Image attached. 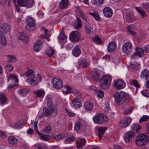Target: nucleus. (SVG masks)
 <instances>
[{"instance_id":"nucleus-37","label":"nucleus","mask_w":149,"mask_h":149,"mask_svg":"<svg viewBox=\"0 0 149 149\" xmlns=\"http://www.w3.org/2000/svg\"><path fill=\"white\" fill-rule=\"evenodd\" d=\"M86 142L85 140L83 139H81L80 141L78 143H77V147L78 148H81L85 145Z\"/></svg>"},{"instance_id":"nucleus-51","label":"nucleus","mask_w":149,"mask_h":149,"mask_svg":"<svg viewBox=\"0 0 149 149\" xmlns=\"http://www.w3.org/2000/svg\"><path fill=\"white\" fill-rule=\"evenodd\" d=\"M136 9L139 13L140 14L142 18H144L146 16V13L143 10L139 9V8L138 7H136Z\"/></svg>"},{"instance_id":"nucleus-31","label":"nucleus","mask_w":149,"mask_h":149,"mask_svg":"<svg viewBox=\"0 0 149 149\" xmlns=\"http://www.w3.org/2000/svg\"><path fill=\"white\" fill-rule=\"evenodd\" d=\"M10 126L11 127L14 128L19 129L22 127L23 125L21 122L19 121L16 123L11 124Z\"/></svg>"},{"instance_id":"nucleus-27","label":"nucleus","mask_w":149,"mask_h":149,"mask_svg":"<svg viewBox=\"0 0 149 149\" xmlns=\"http://www.w3.org/2000/svg\"><path fill=\"white\" fill-rule=\"evenodd\" d=\"M29 89L24 88L19 89V94L20 95L24 96L26 95L29 92Z\"/></svg>"},{"instance_id":"nucleus-7","label":"nucleus","mask_w":149,"mask_h":149,"mask_svg":"<svg viewBox=\"0 0 149 149\" xmlns=\"http://www.w3.org/2000/svg\"><path fill=\"white\" fill-rule=\"evenodd\" d=\"M38 122L35 121L34 123V128L37 134L40 137V139L45 141H47L51 139L50 136L49 135H45L39 132L37 128Z\"/></svg>"},{"instance_id":"nucleus-54","label":"nucleus","mask_w":149,"mask_h":149,"mask_svg":"<svg viewBox=\"0 0 149 149\" xmlns=\"http://www.w3.org/2000/svg\"><path fill=\"white\" fill-rule=\"evenodd\" d=\"M67 38V36L64 34L63 31L60 33L58 36V38L61 40H64L66 39Z\"/></svg>"},{"instance_id":"nucleus-19","label":"nucleus","mask_w":149,"mask_h":149,"mask_svg":"<svg viewBox=\"0 0 149 149\" xmlns=\"http://www.w3.org/2000/svg\"><path fill=\"white\" fill-rule=\"evenodd\" d=\"M116 47V43L114 41L111 42L107 47V50L109 52H111L114 51Z\"/></svg>"},{"instance_id":"nucleus-49","label":"nucleus","mask_w":149,"mask_h":149,"mask_svg":"<svg viewBox=\"0 0 149 149\" xmlns=\"http://www.w3.org/2000/svg\"><path fill=\"white\" fill-rule=\"evenodd\" d=\"M93 41L96 44H101L102 43V41L97 36H95L93 38Z\"/></svg>"},{"instance_id":"nucleus-5","label":"nucleus","mask_w":149,"mask_h":149,"mask_svg":"<svg viewBox=\"0 0 149 149\" xmlns=\"http://www.w3.org/2000/svg\"><path fill=\"white\" fill-rule=\"evenodd\" d=\"M111 79L108 75H106L102 77L100 81L101 87L103 89L108 88L111 84Z\"/></svg>"},{"instance_id":"nucleus-36","label":"nucleus","mask_w":149,"mask_h":149,"mask_svg":"<svg viewBox=\"0 0 149 149\" xmlns=\"http://www.w3.org/2000/svg\"><path fill=\"white\" fill-rule=\"evenodd\" d=\"M18 38L21 40L26 41L28 38V36L26 33H22L19 34Z\"/></svg>"},{"instance_id":"nucleus-32","label":"nucleus","mask_w":149,"mask_h":149,"mask_svg":"<svg viewBox=\"0 0 149 149\" xmlns=\"http://www.w3.org/2000/svg\"><path fill=\"white\" fill-rule=\"evenodd\" d=\"M35 23H31L29 24V23H27L25 26L26 29L30 31H33L35 29Z\"/></svg>"},{"instance_id":"nucleus-21","label":"nucleus","mask_w":149,"mask_h":149,"mask_svg":"<svg viewBox=\"0 0 149 149\" xmlns=\"http://www.w3.org/2000/svg\"><path fill=\"white\" fill-rule=\"evenodd\" d=\"M93 103L90 101L85 102L84 105V109L87 111H90L93 109Z\"/></svg>"},{"instance_id":"nucleus-50","label":"nucleus","mask_w":149,"mask_h":149,"mask_svg":"<svg viewBox=\"0 0 149 149\" xmlns=\"http://www.w3.org/2000/svg\"><path fill=\"white\" fill-rule=\"evenodd\" d=\"M132 128L134 131L137 132L138 130L140 129L141 128V126L137 124H133L132 126Z\"/></svg>"},{"instance_id":"nucleus-47","label":"nucleus","mask_w":149,"mask_h":149,"mask_svg":"<svg viewBox=\"0 0 149 149\" xmlns=\"http://www.w3.org/2000/svg\"><path fill=\"white\" fill-rule=\"evenodd\" d=\"M37 149H47L45 145L43 143H38L36 145Z\"/></svg>"},{"instance_id":"nucleus-9","label":"nucleus","mask_w":149,"mask_h":149,"mask_svg":"<svg viewBox=\"0 0 149 149\" xmlns=\"http://www.w3.org/2000/svg\"><path fill=\"white\" fill-rule=\"evenodd\" d=\"M80 34L78 31H73L70 34L69 38L72 41L76 42L80 39Z\"/></svg>"},{"instance_id":"nucleus-46","label":"nucleus","mask_w":149,"mask_h":149,"mask_svg":"<svg viewBox=\"0 0 149 149\" xmlns=\"http://www.w3.org/2000/svg\"><path fill=\"white\" fill-rule=\"evenodd\" d=\"M43 113L44 115L47 116H49L51 115V112L48 108L44 107L43 109Z\"/></svg>"},{"instance_id":"nucleus-13","label":"nucleus","mask_w":149,"mask_h":149,"mask_svg":"<svg viewBox=\"0 0 149 149\" xmlns=\"http://www.w3.org/2000/svg\"><path fill=\"white\" fill-rule=\"evenodd\" d=\"M10 26L7 24H3L0 26V34H5L9 30Z\"/></svg>"},{"instance_id":"nucleus-4","label":"nucleus","mask_w":149,"mask_h":149,"mask_svg":"<svg viewBox=\"0 0 149 149\" xmlns=\"http://www.w3.org/2000/svg\"><path fill=\"white\" fill-rule=\"evenodd\" d=\"M93 119L95 124L101 125L107 121V118L103 114L99 113L94 116Z\"/></svg>"},{"instance_id":"nucleus-17","label":"nucleus","mask_w":149,"mask_h":149,"mask_svg":"<svg viewBox=\"0 0 149 149\" xmlns=\"http://www.w3.org/2000/svg\"><path fill=\"white\" fill-rule=\"evenodd\" d=\"M81 53L80 47L78 45H76L72 50V55L76 57L79 56Z\"/></svg>"},{"instance_id":"nucleus-62","label":"nucleus","mask_w":149,"mask_h":149,"mask_svg":"<svg viewBox=\"0 0 149 149\" xmlns=\"http://www.w3.org/2000/svg\"><path fill=\"white\" fill-rule=\"evenodd\" d=\"M34 73L33 70L31 69H29L28 70L25 72V74L27 77L30 76L31 75H32Z\"/></svg>"},{"instance_id":"nucleus-48","label":"nucleus","mask_w":149,"mask_h":149,"mask_svg":"<svg viewBox=\"0 0 149 149\" xmlns=\"http://www.w3.org/2000/svg\"><path fill=\"white\" fill-rule=\"evenodd\" d=\"M45 102H47V107H49L53 105L52 101L50 97L48 96H47L45 99Z\"/></svg>"},{"instance_id":"nucleus-58","label":"nucleus","mask_w":149,"mask_h":149,"mask_svg":"<svg viewBox=\"0 0 149 149\" xmlns=\"http://www.w3.org/2000/svg\"><path fill=\"white\" fill-rule=\"evenodd\" d=\"M5 67V70L7 71H11L13 69V67L10 64H8L6 65Z\"/></svg>"},{"instance_id":"nucleus-16","label":"nucleus","mask_w":149,"mask_h":149,"mask_svg":"<svg viewBox=\"0 0 149 149\" xmlns=\"http://www.w3.org/2000/svg\"><path fill=\"white\" fill-rule=\"evenodd\" d=\"M125 20L128 23H131L135 21V19L132 13L128 12L126 14Z\"/></svg>"},{"instance_id":"nucleus-53","label":"nucleus","mask_w":149,"mask_h":149,"mask_svg":"<svg viewBox=\"0 0 149 149\" xmlns=\"http://www.w3.org/2000/svg\"><path fill=\"white\" fill-rule=\"evenodd\" d=\"M77 19V25L75 29H79L80 28L81 26L82 23L81 19L78 17H76Z\"/></svg>"},{"instance_id":"nucleus-42","label":"nucleus","mask_w":149,"mask_h":149,"mask_svg":"<svg viewBox=\"0 0 149 149\" xmlns=\"http://www.w3.org/2000/svg\"><path fill=\"white\" fill-rule=\"evenodd\" d=\"M55 50L52 48H49L46 52V55L48 56H51L54 55L55 53Z\"/></svg>"},{"instance_id":"nucleus-60","label":"nucleus","mask_w":149,"mask_h":149,"mask_svg":"<svg viewBox=\"0 0 149 149\" xmlns=\"http://www.w3.org/2000/svg\"><path fill=\"white\" fill-rule=\"evenodd\" d=\"M49 109V110L51 112V113L52 112H54L55 115H56L57 113V109L55 108H54L53 105H51L48 107Z\"/></svg>"},{"instance_id":"nucleus-14","label":"nucleus","mask_w":149,"mask_h":149,"mask_svg":"<svg viewBox=\"0 0 149 149\" xmlns=\"http://www.w3.org/2000/svg\"><path fill=\"white\" fill-rule=\"evenodd\" d=\"M103 13L105 17L110 18L112 15L113 11L111 8L108 7H106L104 8Z\"/></svg>"},{"instance_id":"nucleus-63","label":"nucleus","mask_w":149,"mask_h":149,"mask_svg":"<svg viewBox=\"0 0 149 149\" xmlns=\"http://www.w3.org/2000/svg\"><path fill=\"white\" fill-rule=\"evenodd\" d=\"M142 5L144 9L149 11V3H143L142 4Z\"/></svg>"},{"instance_id":"nucleus-64","label":"nucleus","mask_w":149,"mask_h":149,"mask_svg":"<svg viewBox=\"0 0 149 149\" xmlns=\"http://www.w3.org/2000/svg\"><path fill=\"white\" fill-rule=\"evenodd\" d=\"M128 31L130 33V34L131 35H134L135 34L134 32L133 31V28L131 25L128 26L127 28Z\"/></svg>"},{"instance_id":"nucleus-29","label":"nucleus","mask_w":149,"mask_h":149,"mask_svg":"<svg viewBox=\"0 0 149 149\" xmlns=\"http://www.w3.org/2000/svg\"><path fill=\"white\" fill-rule=\"evenodd\" d=\"M135 52L136 55L140 57L143 56L144 54L143 49L141 47H136Z\"/></svg>"},{"instance_id":"nucleus-61","label":"nucleus","mask_w":149,"mask_h":149,"mask_svg":"<svg viewBox=\"0 0 149 149\" xmlns=\"http://www.w3.org/2000/svg\"><path fill=\"white\" fill-rule=\"evenodd\" d=\"M65 110L68 115L70 117H74L75 115V113L71 112L66 108H65Z\"/></svg>"},{"instance_id":"nucleus-10","label":"nucleus","mask_w":149,"mask_h":149,"mask_svg":"<svg viewBox=\"0 0 149 149\" xmlns=\"http://www.w3.org/2000/svg\"><path fill=\"white\" fill-rule=\"evenodd\" d=\"M135 136V133L134 132L131 131H127L125 134L124 139L125 141L127 142L131 141Z\"/></svg>"},{"instance_id":"nucleus-59","label":"nucleus","mask_w":149,"mask_h":149,"mask_svg":"<svg viewBox=\"0 0 149 149\" xmlns=\"http://www.w3.org/2000/svg\"><path fill=\"white\" fill-rule=\"evenodd\" d=\"M81 125V123L80 122H79L77 123L74 127V130L78 132L79 130Z\"/></svg>"},{"instance_id":"nucleus-28","label":"nucleus","mask_w":149,"mask_h":149,"mask_svg":"<svg viewBox=\"0 0 149 149\" xmlns=\"http://www.w3.org/2000/svg\"><path fill=\"white\" fill-rule=\"evenodd\" d=\"M100 75L98 72H93L91 73V77L92 79L97 81L100 79Z\"/></svg>"},{"instance_id":"nucleus-33","label":"nucleus","mask_w":149,"mask_h":149,"mask_svg":"<svg viewBox=\"0 0 149 149\" xmlns=\"http://www.w3.org/2000/svg\"><path fill=\"white\" fill-rule=\"evenodd\" d=\"M80 65L83 68L88 67L89 65V61L84 59H82L79 62Z\"/></svg>"},{"instance_id":"nucleus-35","label":"nucleus","mask_w":149,"mask_h":149,"mask_svg":"<svg viewBox=\"0 0 149 149\" xmlns=\"http://www.w3.org/2000/svg\"><path fill=\"white\" fill-rule=\"evenodd\" d=\"M106 128L105 127H100L98 129L99 134L98 136L100 139L103 136V134L106 130Z\"/></svg>"},{"instance_id":"nucleus-34","label":"nucleus","mask_w":149,"mask_h":149,"mask_svg":"<svg viewBox=\"0 0 149 149\" xmlns=\"http://www.w3.org/2000/svg\"><path fill=\"white\" fill-rule=\"evenodd\" d=\"M63 92L65 94H69L72 92V88L68 86L64 87L62 89Z\"/></svg>"},{"instance_id":"nucleus-24","label":"nucleus","mask_w":149,"mask_h":149,"mask_svg":"<svg viewBox=\"0 0 149 149\" xmlns=\"http://www.w3.org/2000/svg\"><path fill=\"white\" fill-rule=\"evenodd\" d=\"M42 44V42L40 40H38L35 42L34 46V50L36 52H38L41 49Z\"/></svg>"},{"instance_id":"nucleus-6","label":"nucleus","mask_w":149,"mask_h":149,"mask_svg":"<svg viewBox=\"0 0 149 149\" xmlns=\"http://www.w3.org/2000/svg\"><path fill=\"white\" fill-rule=\"evenodd\" d=\"M17 3L20 7H25L28 8L32 6L34 1L33 0H17Z\"/></svg>"},{"instance_id":"nucleus-38","label":"nucleus","mask_w":149,"mask_h":149,"mask_svg":"<svg viewBox=\"0 0 149 149\" xmlns=\"http://www.w3.org/2000/svg\"><path fill=\"white\" fill-rule=\"evenodd\" d=\"M6 56L7 58V61L8 62L14 63L16 61V58L13 55H8Z\"/></svg>"},{"instance_id":"nucleus-8","label":"nucleus","mask_w":149,"mask_h":149,"mask_svg":"<svg viewBox=\"0 0 149 149\" xmlns=\"http://www.w3.org/2000/svg\"><path fill=\"white\" fill-rule=\"evenodd\" d=\"M53 86L57 89H60L63 86V83L61 79L56 77L53 78L52 80Z\"/></svg>"},{"instance_id":"nucleus-44","label":"nucleus","mask_w":149,"mask_h":149,"mask_svg":"<svg viewBox=\"0 0 149 149\" xmlns=\"http://www.w3.org/2000/svg\"><path fill=\"white\" fill-rule=\"evenodd\" d=\"M104 2V0H93V3L97 6H99L102 5Z\"/></svg>"},{"instance_id":"nucleus-40","label":"nucleus","mask_w":149,"mask_h":149,"mask_svg":"<svg viewBox=\"0 0 149 149\" xmlns=\"http://www.w3.org/2000/svg\"><path fill=\"white\" fill-rule=\"evenodd\" d=\"M7 101V99L5 95L0 92V102L1 103H4Z\"/></svg>"},{"instance_id":"nucleus-26","label":"nucleus","mask_w":149,"mask_h":149,"mask_svg":"<svg viewBox=\"0 0 149 149\" xmlns=\"http://www.w3.org/2000/svg\"><path fill=\"white\" fill-rule=\"evenodd\" d=\"M8 140L9 143L11 145L16 144L17 143V139L13 136H9Z\"/></svg>"},{"instance_id":"nucleus-2","label":"nucleus","mask_w":149,"mask_h":149,"mask_svg":"<svg viewBox=\"0 0 149 149\" xmlns=\"http://www.w3.org/2000/svg\"><path fill=\"white\" fill-rule=\"evenodd\" d=\"M148 141V136L144 134H141L136 137L135 143L137 146H141L147 144Z\"/></svg>"},{"instance_id":"nucleus-52","label":"nucleus","mask_w":149,"mask_h":149,"mask_svg":"<svg viewBox=\"0 0 149 149\" xmlns=\"http://www.w3.org/2000/svg\"><path fill=\"white\" fill-rule=\"evenodd\" d=\"M130 83L131 85L135 86L136 88H138L140 86L137 81L136 80H131L130 81Z\"/></svg>"},{"instance_id":"nucleus-45","label":"nucleus","mask_w":149,"mask_h":149,"mask_svg":"<svg viewBox=\"0 0 149 149\" xmlns=\"http://www.w3.org/2000/svg\"><path fill=\"white\" fill-rule=\"evenodd\" d=\"M149 119V116L148 115L143 116L139 119V122L140 123L148 121Z\"/></svg>"},{"instance_id":"nucleus-55","label":"nucleus","mask_w":149,"mask_h":149,"mask_svg":"<svg viewBox=\"0 0 149 149\" xmlns=\"http://www.w3.org/2000/svg\"><path fill=\"white\" fill-rule=\"evenodd\" d=\"M64 135L63 134H60L56 135L54 137V139L57 141H59L63 139Z\"/></svg>"},{"instance_id":"nucleus-43","label":"nucleus","mask_w":149,"mask_h":149,"mask_svg":"<svg viewBox=\"0 0 149 149\" xmlns=\"http://www.w3.org/2000/svg\"><path fill=\"white\" fill-rule=\"evenodd\" d=\"M48 30L45 29H44V32H45V35H41L40 36V37L42 39L45 38L47 40H48V41H49V35L48 34H47V32Z\"/></svg>"},{"instance_id":"nucleus-25","label":"nucleus","mask_w":149,"mask_h":149,"mask_svg":"<svg viewBox=\"0 0 149 149\" xmlns=\"http://www.w3.org/2000/svg\"><path fill=\"white\" fill-rule=\"evenodd\" d=\"M149 76V71L147 69H144L142 71L140 77L143 78H145L146 80Z\"/></svg>"},{"instance_id":"nucleus-20","label":"nucleus","mask_w":149,"mask_h":149,"mask_svg":"<svg viewBox=\"0 0 149 149\" xmlns=\"http://www.w3.org/2000/svg\"><path fill=\"white\" fill-rule=\"evenodd\" d=\"M69 1L68 0H61L60 2L59 7L61 9H65L68 8Z\"/></svg>"},{"instance_id":"nucleus-3","label":"nucleus","mask_w":149,"mask_h":149,"mask_svg":"<svg viewBox=\"0 0 149 149\" xmlns=\"http://www.w3.org/2000/svg\"><path fill=\"white\" fill-rule=\"evenodd\" d=\"M41 80L40 76L38 74H35L29 77L26 81L30 85L35 86L40 82Z\"/></svg>"},{"instance_id":"nucleus-15","label":"nucleus","mask_w":149,"mask_h":149,"mask_svg":"<svg viewBox=\"0 0 149 149\" xmlns=\"http://www.w3.org/2000/svg\"><path fill=\"white\" fill-rule=\"evenodd\" d=\"M70 104L72 107L76 108H79L82 106L81 103L78 98H75L73 99Z\"/></svg>"},{"instance_id":"nucleus-1","label":"nucleus","mask_w":149,"mask_h":149,"mask_svg":"<svg viewBox=\"0 0 149 149\" xmlns=\"http://www.w3.org/2000/svg\"><path fill=\"white\" fill-rule=\"evenodd\" d=\"M127 95V94L123 91L116 92L113 95L115 103L118 105L123 104L125 101Z\"/></svg>"},{"instance_id":"nucleus-11","label":"nucleus","mask_w":149,"mask_h":149,"mask_svg":"<svg viewBox=\"0 0 149 149\" xmlns=\"http://www.w3.org/2000/svg\"><path fill=\"white\" fill-rule=\"evenodd\" d=\"M114 86L115 88L118 89H120L124 88L125 86L124 81L120 79L114 81Z\"/></svg>"},{"instance_id":"nucleus-30","label":"nucleus","mask_w":149,"mask_h":149,"mask_svg":"<svg viewBox=\"0 0 149 149\" xmlns=\"http://www.w3.org/2000/svg\"><path fill=\"white\" fill-rule=\"evenodd\" d=\"M85 28L86 33L89 35L93 33V29L91 26L90 25L86 24L85 26Z\"/></svg>"},{"instance_id":"nucleus-39","label":"nucleus","mask_w":149,"mask_h":149,"mask_svg":"<svg viewBox=\"0 0 149 149\" xmlns=\"http://www.w3.org/2000/svg\"><path fill=\"white\" fill-rule=\"evenodd\" d=\"M9 79L11 80L12 82L14 83L17 84L18 82V79L15 74H11L9 77Z\"/></svg>"},{"instance_id":"nucleus-12","label":"nucleus","mask_w":149,"mask_h":149,"mask_svg":"<svg viewBox=\"0 0 149 149\" xmlns=\"http://www.w3.org/2000/svg\"><path fill=\"white\" fill-rule=\"evenodd\" d=\"M132 47L131 44L130 42H127L123 45L121 49L123 53H127L130 51Z\"/></svg>"},{"instance_id":"nucleus-56","label":"nucleus","mask_w":149,"mask_h":149,"mask_svg":"<svg viewBox=\"0 0 149 149\" xmlns=\"http://www.w3.org/2000/svg\"><path fill=\"white\" fill-rule=\"evenodd\" d=\"M89 14L93 17L95 19L97 20H99L100 17L96 13H90Z\"/></svg>"},{"instance_id":"nucleus-18","label":"nucleus","mask_w":149,"mask_h":149,"mask_svg":"<svg viewBox=\"0 0 149 149\" xmlns=\"http://www.w3.org/2000/svg\"><path fill=\"white\" fill-rule=\"evenodd\" d=\"M132 120V119L130 117H127L124 120L120 123V126L123 127H125L127 126L130 124Z\"/></svg>"},{"instance_id":"nucleus-22","label":"nucleus","mask_w":149,"mask_h":149,"mask_svg":"<svg viewBox=\"0 0 149 149\" xmlns=\"http://www.w3.org/2000/svg\"><path fill=\"white\" fill-rule=\"evenodd\" d=\"M34 93L36 95V97H38L40 98L43 97L45 94V91L42 89L37 90L34 92Z\"/></svg>"},{"instance_id":"nucleus-23","label":"nucleus","mask_w":149,"mask_h":149,"mask_svg":"<svg viewBox=\"0 0 149 149\" xmlns=\"http://www.w3.org/2000/svg\"><path fill=\"white\" fill-rule=\"evenodd\" d=\"M76 12L77 14L81 17L86 21H87L86 17L82 11L80 9L79 7H77L76 8Z\"/></svg>"},{"instance_id":"nucleus-41","label":"nucleus","mask_w":149,"mask_h":149,"mask_svg":"<svg viewBox=\"0 0 149 149\" xmlns=\"http://www.w3.org/2000/svg\"><path fill=\"white\" fill-rule=\"evenodd\" d=\"M4 34H0V43L3 45L6 44V38L4 36Z\"/></svg>"},{"instance_id":"nucleus-57","label":"nucleus","mask_w":149,"mask_h":149,"mask_svg":"<svg viewBox=\"0 0 149 149\" xmlns=\"http://www.w3.org/2000/svg\"><path fill=\"white\" fill-rule=\"evenodd\" d=\"M95 91L96 93L97 96L100 98L103 97L104 96V93L102 91L96 89L95 90Z\"/></svg>"}]
</instances>
